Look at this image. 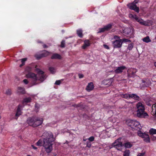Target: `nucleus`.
I'll use <instances>...</instances> for the list:
<instances>
[{
    "label": "nucleus",
    "instance_id": "nucleus-21",
    "mask_svg": "<svg viewBox=\"0 0 156 156\" xmlns=\"http://www.w3.org/2000/svg\"><path fill=\"white\" fill-rule=\"evenodd\" d=\"M104 27L106 31H108L112 28V25L111 24H108L105 26Z\"/></svg>",
    "mask_w": 156,
    "mask_h": 156
},
{
    "label": "nucleus",
    "instance_id": "nucleus-33",
    "mask_svg": "<svg viewBox=\"0 0 156 156\" xmlns=\"http://www.w3.org/2000/svg\"><path fill=\"white\" fill-rule=\"evenodd\" d=\"M133 99L139 101L140 99V98L137 95L135 94L134 96Z\"/></svg>",
    "mask_w": 156,
    "mask_h": 156
},
{
    "label": "nucleus",
    "instance_id": "nucleus-20",
    "mask_svg": "<svg viewBox=\"0 0 156 156\" xmlns=\"http://www.w3.org/2000/svg\"><path fill=\"white\" fill-rule=\"evenodd\" d=\"M123 145L125 148H131L133 146L132 144L129 142L123 144Z\"/></svg>",
    "mask_w": 156,
    "mask_h": 156
},
{
    "label": "nucleus",
    "instance_id": "nucleus-40",
    "mask_svg": "<svg viewBox=\"0 0 156 156\" xmlns=\"http://www.w3.org/2000/svg\"><path fill=\"white\" fill-rule=\"evenodd\" d=\"M145 154V152H144L142 153H138L137 156H144Z\"/></svg>",
    "mask_w": 156,
    "mask_h": 156
},
{
    "label": "nucleus",
    "instance_id": "nucleus-27",
    "mask_svg": "<svg viewBox=\"0 0 156 156\" xmlns=\"http://www.w3.org/2000/svg\"><path fill=\"white\" fill-rule=\"evenodd\" d=\"M149 133L151 135H153L156 134V129L153 128L151 129L149 131Z\"/></svg>",
    "mask_w": 156,
    "mask_h": 156
},
{
    "label": "nucleus",
    "instance_id": "nucleus-56",
    "mask_svg": "<svg viewBox=\"0 0 156 156\" xmlns=\"http://www.w3.org/2000/svg\"><path fill=\"white\" fill-rule=\"evenodd\" d=\"M130 16H131V17H133V18L134 17V15H132V14H131V15H130Z\"/></svg>",
    "mask_w": 156,
    "mask_h": 156
},
{
    "label": "nucleus",
    "instance_id": "nucleus-30",
    "mask_svg": "<svg viewBox=\"0 0 156 156\" xmlns=\"http://www.w3.org/2000/svg\"><path fill=\"white\" fill-rule=\"evenodd\" d=\"M133 47V44H129L128 47L127 49L129 51L131 50Z\"/></svg>",
    "mask_w": 156,
    "mask_h": 156
},
{
    "label": "nucleus",
    "instance_id": "nucleus-19",
    "mask_svg": "<svg viewBox=\"0 0 156 156\" xmlns=\"http://www.w3.org/2000/svg\"><path fill=\"white\" fill-rule=\"evenodd\" d=\"M90 45L89 41L88 40H86L84 41V44L82 46L83 49H85L87 47Z\"/></svg>",
    "mask_w": 156,
    "mask_h": 156
},
{
    "label": "nucleus",
    "instance_id": "nucleus-36",
    "mask_svg": "<svg viewBox=\"0 0 156 156\" xmlns=\"http://www.w3.org/2000/svg\"><path fill=\"white\" fill-rule=\"evenodd\" d=\"M105 31H106L105 30L104 27H103L102 28H100L99 29V31L98 32V33H101V32H103Z\"/></svg>",
    "mask_w": 156,
    "mask_h": 156
},
{
    "label": "nucleus",
    "instance_id": "nucleus-1",
    "mask_svg": "<svg viewBox=\"0 0 156 156\" xmlns=\"http://www.w3.org/2000/svg\"><path fill=\"white\" fill-rule=\"evenodd\" d=\"M42 137L43 140H39L36 143V145L40 147L42 146L46 153H50L53 150V142L55 140L53 134L50 132L45 131Z\"/></svg>",
    "mask_w": 156,
    "mask_h": 156
},
{
    "label": "nucleus",
    "instance_id": "nucleus-47",
    "mask_svg": "<svg viewBox=\"0 0 156 156\" xmlns=\"http://www.w3.org/2000/svg\"><path fill=\"white\" fill-rule=\"evenodd\" d=\"M23 82L26 84H27L28 83V82L27 80V79H24L23 80Z\"/></svg>",
    "mask_w": 156,
    "mask_h": 156
},
{
    "label": "nucleus",
    "instance_id": "nucleus-45",
    "mask_svg": "<svg viewBox=\"0 0 156 156\" xmlns=\"http://www.w3.org/2000/svg\"><path fill=\"white\" fill-rule=\"evenodd\" d=\"M61 83L60 80H57L56 81L55 84L57 85H59Z\"/></svg>",
    "mask_w": 156,
    "mask_h": 156
},
{
    "label": "nucleus",
    "instance_id": "nucleus-28",
    "mask_svg": "<svg viewBox=\"0 0 156 156\" xmlns=\"http://www.w3.org/2000/svg\"><path fill=\"white\" fill-rule=\"evenodd\" d=\"M5 94L8 95H10L12 94L11 90L10 89L7 90L6 91Z\"/></svg>",
    "mask_w": 156,
    "mask_h": 156
},
{
    "label": "nucleus",
    "instance_id": "nucleus-35",
    "mask_svg": "<svg viewBox=\"0 0 156 156\" xmlns=\"http://www.w3.org/2000/svg\"><path fill=\"white\" fill-rule=\"evenodd\" d=\"M65 41L63 40L61 42V48H64L65 46Z\"/></svg>",
    "mask_w": 156,
    "mask_h": 156
},
{
    "label": "nucleus",
    "instance_id": "nucleus-24",
    "mask_svg": "<svg viewBox=\"0 0 156 156\" xmlns=\"http://www.w3.org/2000/svg\"><path fill=\"white\" fill-rule=\"evenodd\" d=\"M18 92L22 94H25V91L24 89L21 87H18Z\"/></svg>",
    "mask_w": 156,
    "mask_h": 156
},
{
    "label": "nucleus",
    "instance_id": "nucleus-7",
    "mask_svg": "<svg viewBox=\"0 0 156 156\" xmlns=\"http://www.w3.org/2000/svg\"><path fill=\"white\" fill-rule=\"evenodd\" d=\"M36 70L37 73V80L40 81L41 82H42L46 77L45 75L44 74V72L39 69H37Z\"/></svg>",
    "mask_w": 156,
    "mask_h": 156
},
{
    "label": "nucleus",
    "instance_id": "nucleus-9",
    "mask_svg": "<svg viewBox=\"0 0 156 156\" xmlns=\"http://www.w3.org/2000/svg\"><path fill=\"white\" fill-rule=\"evenodd\" d=\"M137 70L134 68H130L128 69L127 70V78L128 79L129 78L132 77V76L134 77L136 76L135 73L137 72Z\"/></svg>",
    "mask_w": 156,
    "mask_h": 156
},
{
    "label": "nucleus",
    "instance_id": "nucleus-29",
    "mask_svg": "<svg viewBox=\"0 0 156 156\" xmlns=\"http://www.w3.org/2000/svg\"><path fill=\"white\" fill-rule=\"evenodd\" d=\"M49 70L52 73H54L55 72V70L54 68L53 67H50L49 68Z\"/></svg>",
    "mask_w": 156,
    "mask_h": 156
},
{
    "label": "nucleus",
    "instance_id": "nucleus-43",
    "mask_svg": "<svg viewBox=\"0 0 156 156\" xmlns=\"http://www.w3.org/2000/svg\"><path fill=\"white\" fill-rule=\"evenodd\" d=\"M114 38L115 39V40H121V39H120L119 37L116 35H115L114 36Z\"/></svg>",
    "mask_w": 156,
    "mask_h": 156
},
{
    "label": "nucleus",
    "instance_id": "nucleus-42",
    "mask_svg": "<svg viewBox=\"0 0 156 156\" xmlns=\"http://www.w3.org/2000/svg\"><path fill=\"white\" fill-rule=\"evenodd\" d=\"M27 58H23L21 59V62H22V63H23L25 64V62L26 61H27Z\"/></svg>",
    "mask_w": 156,
    "mask_h": 156
},
{
    "label": "nucleus",
    "instance_id": "nucleus-23",
    "mask_svg": "<svg viewBox=\"0 0 156 156\" xmlns=\"http://www.w3.org/2000/svg\"><path fill=\"white\" fill-rule=\"evenodd\" d=\"M143 41L146 43H148L151 41V40L150 39L149 36H147L146 37H144L142 39Z\"/></svg>",
    "mask_w": 156,
    "mask_h": 156
},
{
    "label": "nucleus",
    "instance_id": "nucleus-37",
    "mask_svg": "<svg viewBox=\"0 0 156 156\" xmlns=\"http://www.w3.org/2000/svg\"><path fill=\"white\" fill-rule=\"evenodd\" d=\"M48 45H47L45 44H43L42 46L44 48H48L49 46H51V44L50 43H48Z\"/></svg>",
    "mask_w": 156,
    "mask_h": 156
},
{
    "label": "nucleus",
    "instance_id": "nucleus-6",
    "mask_svg": "<svg viewBox=\"0 0 156 156\" xmlns=\"http://www.w3.org/2000/svg\"><path fill=\"white\" fill-rule=\"evenodd\" d=\"M138 2L139 0H135L133 2L127 4V6L130 9L133 10L139 13V8L136 5V4L138 3Z\"/></svg>",
    "mask_w": 156,
    "mask_h": 156
},
{
    "label": "nucleus",
    "instance_id": "nucleus-16",
    "mask_svg": "<svg viewBox=\"0 0 156 156\" xmlns=\"http://www.w3.org/2000/svg\"><path fill=\"white\" fill-rule=\"evenodd\" d=\"M112 83V79H109L106 80H104L102 81L103 84L105 85H110Z\"/></svg>",
    "mask_w": 156,
    "mask_h": 156
},
{
    "label": "nucleus",
    "instance_id": "nucleus-58",
    "mask_svg": "<svg viewBox=\"0 0 156 156\" xmlns=\"http://www.w3.org/2000/svg\"><path fill=\"white\" fill-rule=\"evenodd\" d=\"M154 66H155L156 67V62H155L154 63Z\"/></svg>",
    "mask_w": 156,
    "mask_h": 156
},
{
    "label": "nucleus",
    "instance_id": "nucleus-18",
    "mask_svg": "<svg viewBox=\"0 0 156 156\" xmlns=\"http://www.w3.org/2000/svg\"><path fill=\"white\" fill-rule=\"evenodd\" d=\"M61 56L59 54L57 53H54L52 55L51 58V59H61Z\"/></svg>",
    "mask_w": 156,
    "mask_h": 156
},
{
    "label": "nucleus",
    "instance_id": "nucleus-34",
    "mask_svg": "<svg viewBox=\"0 0 156 156\" xmlns=\"http://www.w3.org/2000/svg\"><path fill=\"white\" fill-rule=\"evenodd\" d=\"M31 99L30 98H28L25 99L24 100V102L26 103L29 102L30 101Z\"/></svg>",
    "mask_w": 156,
    "mask_h": 156
},
{
    "label": "nucleus",
    "instance_id": "nucleus-15",
    "mask_svg": "<svg viewBox=\"0 0 156 156\" xmlns=\"http://www.w3.org/2000/svg\"><path fill=\"white\" fill-rule=\"evenodd\" d=\"M21 106L20 105H18V108H17L16 113L15 114V116L14 117V119H17L18 118L20 115H21L22 113V112L21 111Z\"/></svg>",
    "mask_w": 156,
    "mask_h": 156
},
{
    "label": "nucleus",
    "instance_id": "nucleus-17",
    "mask_svg": "<svg viewBox=\"0 0 156 156\" xmlns=\"http://www.w3.org/2000/svg\"><path fill=\"white\" fill-rule=\"evenodd\" d=\"M94 88V86L92 82H90L89 83L86 88V90L90 92V91L92 90Z\"/></svg>",
    "mask_w": 156,
    "mask_h": 156
},
{
    "label": "nucleus",
    "instance_id": "nucleus-3",
    "mask_svg": "<svg viewBox=\"0 0 156 156\" xmlns=\"http://www.w3.org/2000/svg\"><path fill=\"white\" fill-rule=\"evenodd\" d=\"M137 109L136 116L139 118H146L148 117L147 113L145 111L144 106L142 103L138 102L136 105Z\"/></svg>",
    "mask_w": 156,
    "mask_h": 156
},
{
    "label": "nucleus",
    "instance_id": "nucleus-26",
    "mask_svg": "<svg viewBox=\"0 0 156 156\" xmlns=\"http://www.w3.org/2000/svg\"><path fill=\"white\" fill-rule=\"evenodd\" d=\"M77 34L78 36L80 37H82L83 35L82 34V31L81 30H77Z\"/></svg>",
    "mask_w": 156,
    "mask_h": 156
},
{
    "label": "nucleus",
    "instance_id": "nucleus-11",
    "mask_svg": "<svg viewBox=\"0 0 156 156\" xmlns=\"http://www.w3.org/2000/svg\"><path fill=\"white\" fill-rule=\"evenodd\" d=\"M114 48H120L122 47V42L121 40H115L112 42Z\"/></svg>",
    "mask_w": 156,
    "mask_h": 156
},
{
    "label": "nucleus",
    "instance_id": "nucleus-39",
    "mask_svg": "<svg viewBox=\"0 0 156 156\" xmlns=\"http://www.w3.org/2000/svg\"><path fill=\"white\" fill-rule=\"evenodd\" d=\"M91 143L90 141H87V142L86 147L90 148L91 147Z\"/></svg>",
    "mask_w": 156,
    "mask_h": 156
},
{
    "label": "nucleus",
    "instance_id": "nucleus-32",
    "mask_svg": "<svg viewBox=\"0 0 156 156\" xmlns=\"http://www.w3.org/2000/svg\"><path fill=\"white\" fill-rule=\"evenodd\" d=\"M121 41L122 42V43L123 42H131V41L130 40L127 39H125V38H123L122 39H121Z\"/></svg>",
    "mask_w": 156,
    "mask_h": 156
},
{
    "label": "nucleus",
    "instance_id": "nucleus-5",
    "mask_svg": "<svg viewBox=\"0 0 156 156\" xmlns=\"http://www.w3.org/2000/svg\"><path fill=\"white\" fill-rule=\"evenodd\" d=\"M122 138H119L116 139L112 144V146L114 147L117 150L121 151L122 150V147L124 146L123 144L121 141Z\"/></svg>",
    "mask_w": 156,
    "mask_h": 156
},
{
    "label": "nucleus",
    "instance_id": "nucleus-62",
    "mask_svg": "<svg viewBox=\"0 0 156 156\" xmlns=\"http://www.w3.org/2000/svg\"><path fill=\"white\" fill-rule=\"evenodd\" d=\"M27 156H30V155H28Z\"/></svg>",
    "mask_w": 156,
    "mask_h": 156
},
{
    "label": "nucleus",
    "instance_id": "nucleus-59",
    "mask_svg": "<svg viewBox=\"0 0 156 156\" xmlns=\"http://www.w3.org/2000/svg\"><path fill=\"white\" fill-rule=\"evenodd\" d=\"M126 80V79H123L122 80Z\"/></svg>",
    "mask_w": 156,
    "mask_h": 156
},
{
    "label": "nucleus",
    "instance_id": "nucleus-55",
    "mask_svg": "<svg viewBox=\"0 0 156 156\" xmlns=\"http://www.w3.org/2000/svg\"><path fill=\"white\" fill-rule=\"evenodd\" d=\"M24 64H23V63H22L21 64H20V67H22L23 66H24Z\"/></svg>",
    "mask_w": 156,
    "mask_h": 156
},
{
    "label": "nucleus",
    "instance_id": "nucleus-49",
    "mask_svg": "<svg viewBox=\"0 0 156 156\" xmlns=\"http://www.w3.org/2000/svg\"><path fill=\"white\" fill-rule=\"evenodd\" d=\"M103 46L105 48L107 49H109L108 46L106 44H104Z\"/></svg>",
    "mask_w": 156,
    "mask_h": 156
},
{
    "label": "nucleus",
    "instance_id": "nucleus-13",
    "mask_svg": "<svg viewBox=\"0 0 156 156\" xmlns=\"http://www.w3.org/2000/svg\"><path fill=\"white\" fill-rule=\"evenodd\" d=\"M126 69V67L124 66L118 67H116V69L114 70V72L116 74L120 73H122L123 71Z\"/></svg>",
    "mask_w": 156,
    "mask_h": 156
},
{
    "label": "nucleus",
    "instance_id": "nucleus-41",
    "mask_svg": "<svg viewBox=\"0 0 156 156\" xmlns=\"http://www.w3.org/2000/svg\"><path fill=\"white\" fill-rule=\"evenodd\" d=\"M94 136H91L90 137H89L88 139V140H89V141L90 142V141L92 142V141H94Z\"/></svg>",
    "mask_w": 156,
    "mask_h": 156
},
{
    "label": "nucleus",
    "instance_id": "nucleus-44",
    "mask_svg": "<svg viewBox=\"0 0 156 156\" xmlns=\"http://www.w3.org/2000/svg\"><path fill=\"white\" fill-rule=\"evenodd\" d=\"M129 94H125L123 95V98H129Z\"/></svg>",
    "mask_w": 156,
    "mask_h": 156
},
{
    "label": "nucleus",
    "instance_id": "nucleus-14",
    "mask_svg": "<svg viewBox=\"0 0 156 156\" xmlns=\"http://www.w3.org/2000/svg\"><path fill=\"white\" fill-rule=\"evenodd\" d=\"M144 101L147 105L151 106V105H152V107L154 105H156V103H154L151 99L148 98H145Z\"/></svg>",
    "mask_w": 156,
    "mask_h": 156
},
{
    "label": "nucleus",
    "instance_id": "nucleus-22",
    "mask_svg": "<svg viewBox=\"0 0 156 156\" xmlns=\"http://www.w3.org/2000/svg\"><path fill=\"white\" fill-rule=\"evenodd\" d=\"M152 111L151 112V114L153 115H155L156 116V105H154L152 107Z\"/></svg>",
    "mask_w": 156,
    "mask_h": 156
},
{
    "label": "nucleus",
    "instance_id": "nucleus-25",
    "mask_svg": "<svg viewBox=\"0 0 156 156\" xmlns=\"http://www.w3.org/2000/svg\"><path fill=\"white\" fill-rule=\"evenodd\" d=\"M130 154V151L128 149H126L123 152V156H129Z\"/></svg>",
    "mask_w": 156,
    "mask_h": 156
},
{
    "label": "nucleus",
    "instance_id": "nucleus-54",
    "mask_svg": "<svg viewBox=\"0 0 156 156\" xmlns=\"http://www.w3.org/2000/svg\"><path fill=\"white\" fill-rule=\"evenodd\" d=\"M35 107L36 108H37V109L39 108V105L37 104H35Z\"/></svg>",
    "mask_w": 156,
    "mask_h": 156
},
{
    "label": "nucleus",
    "instance_id": "nucleus-57",
    "mask_svg": "<svg viewBox=\"0 0 156 156\" xmlns=\"http://www.w3.org/2000/svg\"><path fill=\"white\" fill-rule=\"evenodd\" d=\"M37 84V83H34L33 85H36Z\"/></svg>",
    "mask_w": 156,
    "mask_h": 156
},
{
    "label": "nucleus",
    "instance_id": "nucleus-50",
    "mask_svg": "<svg viewBox=\"0 0 156 156\" xmlns=\"http://www.w3.org/2000/svg\"><path fill=\"white\" fill-rule=\"evenodd\" d=\"M142 82L144 83V84H143V85L144 86V87H147V85L146 84V82L145 80H142Z\"/></svg>",
    "mask_w": 156,
    "mask_h": 156
},
{
    "label": "nucleus",
    "instance_id": "nucleus-61",
    "mask_svg": "<svg viewBox=\"0 0 156 156\" xmlns=\"http://www.w3.org/2000/svg\"><path fill=\"white\" fill-rule=\"evenodd\" d=\"M40 43H43V42H42L41 41L40 42Z\"/></svg>",
    "mask_w": 156,
    "mask_h": 156
},
{
    "label": "nucleus",
    "instance_id": "nucleus-12",
    "mask_svg": "<svg viewBox=\"0 0 156 156\" xmlns=\"http://www.w3.org/2000/svg\"><path fill=\"white\" fill-rule=\"evenodd\" d=\"M26 77L27 78H31L35 81H36L38 80L37 75L34 73L29 72L26 75Z\"/></svg>",
    "mask_w": 156,
    "mask_h": 156
},
{
    "label": "nucleus",
    "instance_id": "nucleus-8",
    "mask_svg": "<svg viewBox=\"0 0 156 156\" xmlns=\"http://www.w3.org/2000/svg\"><path fill=\"white\" fill-rule=\"evenodd\" d=\"M138 135L144 138V140L147 143L150 142V138L148 134L144 133H143L140 131L138 132Z\"/></svg>",
    "mask_w": 156,
    "mask_h": 156
},
{
    "label": "nucleus",
    "instance_id": "nucleus-60",
    "mask_svg": "<svg viewBox=\"0 0 156 156\" xmlns=\"http://www.w3.org/2000/svg\"><path fill=\"white\" fill-rule=\"evenodd\" d=\"M83 140L84 141H86V140H85V139H83Z\"/></svg>",
    "mask_w": 156,
    "mask_h": 156
},
{
    "label": "nucleus",
    "instance_id": "nucleus-31",
    "mask_svg": "<svg viewBox=\"0 0 156 156\" xmlns=\"http://www.w3.org/2000/svg\"><path fill=\"white\" fill-rule=\"evenodd\" d=\"M125 32L127 34H129L131 32V30L130 28H126L125 29Z\"/></svg>",
    "mask_w": 156,
    "mask_h": 156
},
{
    "label": "nucleus",
    "instance_id": "nucleus-46",
    "mask_svg": "<svg viewBox=\"0 0 156 156\" xmlns=\"http://www.w3.org/2000/svg\"><path fill=\"white\" fill-rule=\"evenodd\" d=\"M135 94H129V98H133Z\"/></svg>",
    "mask_w": 156,
    "mask_h": 156
},
{
    "label": "nucleus",
    "instance_id": "nucleus-51",
    "mask_svg": "<svg viewBox=\"0 0 156 156\" xmlns=\"http://www.w3.org/2000/svg\"><path fill=\"white\" fill-rule=\"evenodd\" d=\"M134 17L133 18L135 19L136 21H137V20H138V17L136 15H134Z\"/></svg>",
    "mask_w": 156,
    "mask_h": 156
},
{
    "label": "nucleus",
    "instance_id": "nucleus-4",
    "mask_svg": "<svg viewBox=\"0 0 156 156\" xmlns=\"http://www.w3.org/2000/svg\"><path fill=\"white\" fill-rule=\"evenodd\" d=\"M128 126H130L132 128L138 130L141 128L140 123L134 120H128L126 122Z\"/></svg>",
    "mask_w": 156,
    "mask_h": 156
},
{
    "label": "nucleus",
    "instance_id": "nucleus-52",
    "mask_svg": "<svg viewBox=\"0 0 156 156\" xmlns=\"http://www.w3.org/2000/svg\"><path fill=\"white\" fill-rule=\"evenodd\" d=\"M72 106H74V107H79L80 106V105H79V104H78V105H76V104H74V105H72Z\"/></svg>",
    "mask_w": 156,
    "mask_h": 156
},
{
    "label": "nucleus",
    "instance_id": "nucleus-10",
    "mask_svg": "<svg viewBox=\"0 0 156 156\" xmlns=\"http://www.w3.org/2000/svg\"><path fill=\"white\" fill-rule=\"evenodd\" d=\"M43 51V52L41 54H37L35 55V57L37 59L39 60L42 58L47 57L51 53L50 52L45 50Z\"/></svg>",
    "mask_w": 156,
    "mask_h": 156
},
{
    "label": "nucleus",
    "instance_id": "nucleus-48",
    "mask_svg": "<svg viewBox=\"0 0 156 156\" xmlns=\"http://www.w3.org/2000/svg\"><path fill=\"white\" fill-rule=\"evenodd\" d=\"M78 76L80 78H81L83 77L84 75L82 74H79Z\"/></svg>",
    "mask_w": 156,
    "mask_h": 156
},
{
    "label": "nucleus",
    "instance_id": "nucleus-2",
    "mask_svg": "<svg viewBox=\"0 0 156 156\" xmlns=\"http://www.w3.org/2000/svg\"><path fill=\"white\" fill-rule=\"evenodd\" d=\"M43 121L42 118L33 116L28 118L27 122L29 126L35 127L41 125Z\"/></svg>",
    "mask_w": 156,
    "mask_h": 156
},
{
    "label": "nucleus",
    "instance_id": "nucleus-63",
    "mask_svg": "<svg viewBox=\"0 0 156 156\" xmlns=\"http://www.w3.org/2000/svg\"><path fill=\"white\" fill-rule=\"evenodd\" d=\"M155 39H156V37H155Z\"/></svg>",
    "mask_w": 156,
    "mask_h": 156
},
{
    "label": "nucleus",
    "instance_id": "nucleus-53",
    "mask_svg": "<svg viewBox=\"0 0 156 156\" xmlns=\"http://www.w3.org/2000/svg\"><path fill=\"white\" fill-rule=\"evenodd\" d=\"M31 147L34 150H36L37 149V148L34 145H31Z\"/></svg>",
    "mask_w": 156,
    "mask_h": 156
},
{
    "label": "nucleus",
    "instance_id": "nucleus-38",
    "mask_svg": "<svg viewBox=\"0 0 156 156\" xmlns=\"http://www.w3.org/2000/svg\"><path fill=\"white\" fill-rule=\"evenodd\" d=\"M136 21L139 22L141 24L145 25L144 22H143L142 20L141 19H139L138 18V20H137Z\"/></svg>",
    "mask_w": 156,
    "mask_h": 156
}]
</instances>
